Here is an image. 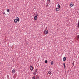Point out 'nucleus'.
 Masks as SVG:
<instances>
[{"mask_svg": "<svg viewBox=\"0 0 79 79\" xmlns=\"http://www.w3.org/2000/svg\"><path fill=\"white\" fill-rule=\"evenodd\" d=\"M14 21L15 23H17L18 21H19V18L18 17H17L16 19H15Z\"/></svg>", "mask_w": 79, "mask_h": 79, "instance_id": "1", "label": "nucleus"}, {"mask_svg": "<svg viewBox=\"0 0 79 79\" xmlns=\"http://www.w3.org/2000/svg\"><path fill=\"white\" fill-rule=\"evenodd\" d=\"M37 69H36L34 70V73H33V74L34 75V76H35V75H36V73H37Z\"/></svg>", "mask_w": 79, "mask_h": 79, "instance_id": "2", "label": "nucleus"}, {"mask_svg": "<svg viewBox=\"0 0 79 79\" xmlns=\"http://www.w3.org/2000/svg\"><path fill=\"white\" fill-rule=\"evenodd\" d=\"M30 69L31 71H33V67L32 65H30Z\"/></svg>", "mask_w": 79, "mask_h": 79, "instance_id": "3", "label": "nucleus"}, {"mask_svg": "<svg viewBox=\"0 0 79 79\" xmlns=\"http://www.w3.org/2000/svg\"><path fill=\"white\" fill-rule=\"evenodd\" d=\"M45 34L47 35L48 34V30H46L44 31Z\"/></svg>", "mask_w": 79, "mask_h": 79, "instance_id": "4", "label": "nucleus"}, {"mask_svg": "<svg viewBox=\"0 0 79 79\" xmlns=\"http://www.w3.org/2000/svg\"><path fill=\"white\" fill-rule=\"evenodd\" d=\"M34 19H35V20H37V17L34 16Z\"/></svg>", "mask_w": 79, "mask_h": 79, "instance_id": "5", "label": "nucleus"}, {"mask_svg": "<svg viewBox=\"0 0 79 79\" xmlns=\"http://www.w3.org/2000/svg\"><path fill=\"white\" fill-rule=\"evenodd\" d=\"M66 57H64L63 58V60L64 61H66Z\"/></svg>", "mask_w": 79, "mask_h": 79, "instance_id": "6", "label": "nucleus"}, {"mask_svg": "<svg viewBox=\"0 0 79 79\" xmlns=\"http://www.w3.org/2000/svg\"><path fill=\"white\" fill-rule=\"evenodd\" d=\"M15 69H13L12 71V73H13V74H14V73H15Z\"/></svg>", "mask_w": 79, "mask_h": 79, "instance_id": "7", "label": "nucleus"}, {"mask_svg": "<svg viewBox=\"0 0 79 79\" xmlns=\"http://www.w3.org/2000/svg\"><path fill=\"white\" fill-rule=\"evenodd\" d=\"M63 66L64 67L65 69H66V66H65V63H63Z\"/></svg>", "mask_w": 79, "mask_h": 79, "instance_id": "8", "label": "nucleus"}, {"mask_svg": "<svg viewBox=\"0 0 79 79\" xmlns=\"http://www.w3.org/2000/svg\"><path fill=\"white\" fill-rule=\"evenodd\" d=\"M77 27L79 29V21L78 22Z\"/></svg>", "mask_w": 79, "mask_h": 79, "instance_id": "9", "label": "nucleus"}, {"mask_svg": "<svg viewBox=\"0 0 79 79\" xmlns=\"http://www.w3.org/2000/svg\"><path fill=\"white\" fill-rule=\"evenodd\" d=\"M70 6L71 7H72V6H74V4H71L70 5Z\"/></svg>", "mask_w": 79, "mask_h": 79, "instance_id": "10", "label": "nucleus"}, {"mask_svg": "<svg viewBox=\"0 0 79 79\" xmlns=\"http://www.w3.org/2000/svg\"><path fill=\"white\" fill-rule=\"evenodd\" d=\"M57 7L59 8H60V4H58L57 5Z\"/></svg>", "mask_w": 79, "mask_h": 79, "instance_id": "11", "label": "nucleus"}, {"mask_svg": "<svg viewBox=\"0 0 79 79\" xmlns=\"http://www.w3.org/2000/svg\"><path fill=\"white\" fill-rule=\"evenodd\" d=\"M59 9H60V8H56V11H59Z\"/></svg>", "mask_w": 79, "mask_h": 79, "instance_id": "12", "label": "nucleus"}, {"mask_svg": "<svg viewBox=\"0 0 79 79\" xmlns=\"http://www.w3.org/2000/svg\"><path fill=\"white\" fill-rule=\"evenodd\" d=\"M34 15H35V16H38V14H34Z\"/></svg>", "mask_w": 79, "mask_h": 79, "instance_id": "13", "label": "nucleus"}, {"mask_svg": "<svg viewBox=\"0 0 79 79\" xmlns=\"http://www.w3.org/2000/svg\"><path fill=\"white\" fill-rule=\"evenodd\" d=\"M53 61H52L51 62V65H53Z\"/></svg>", "mask_w": 79, "mask_h": 79, "instance_id": "14", "label": "nucleus"}, {"mask_svg": "<svg viewBox=\"0 0 79 79\" xmlns=\"http://www.w3.org/2000/svg\"><path fill=\"white\" fill-rule=\"evenodd\" d=\"M77 40H79V35H78L77 36Z\"/></svg>", "mask_w": 79, "mask_h": 79, "instance_id": "15", "label": "nucleus"}, {"mask_svg": "<svg viewBox=\"0 0 79 79\" xmlns=\"http://www.w3.org/2000/svg\"><path fill=\"white\" fill-rule=\"evenodd\" d=\"M7 12H10V9H8L7 10Z\"/></svg>", "mask_w": 79, "mask_h": 79, "instance_id": "16", "label": "nucleus"}, {"mask_svg": "<svg viewBox=\"0 0 79 79\" xmlns=\"http://www.w3.org/2000/svg\"><path fill=\"white\" fill-rule=\"evenodd\" d=\"M47 62H48V61L47 60H45V63H47Z\"/></svg>", "mask_w": 79, "mask_h": 79, "instance_id": "17", "label": "nucleus"}, {"mask_svg": "<svg viewBox=\"0 0 79 79\" xmlns=\"http://www.w3.org/2000/svg\"><path fill=\"white\" fill-rule=\"evenodd\" d=\"M48 74H51V72H50V71H48Z\"/></svg>", "mask_w": 79, "mask_h": 79, "instance_id": "18", "label": "nucleus"}, {"mask_svg": "<svg viewBox=\"0 0 79 79\" xmlns=\"http://www.w3.org/2000/svg\"><path fill=\"white\" fill-rule=\"evenodd\" d=\"M39 76H37L36 77V79H39Z\"/></svg>", "mask_w": 79, "mask_h": 79, "instance_id": "19", "label": "nucleus"}, {"mask_svg": "<svg viewBox=\"0 0 79 79\" xmlns=\"http://www.w3.org/2000/svg\"><path fill=\"white\" fill-rule=\"evenodd\" d=\"M35 77H32V79H35Z\"/></svg>", "mask_w": 79, "mask_h": 79, "instance_id": "20", "label": "nucleus"}, {"mask_svg": "<svg viewBox=\"0 0 79 79\" xmlns=\"http://www.w3.org/2000/svg\"><path fill=\"white\" fill-rule=\"evenodd\" d=\"M74 62H73L72 63V64H73V66H74Z\"/></svg>", "mask_w": 79, "mask_h": 79, "instance_id": "21", "label": "nucleus"}, {"mask_svg": "<svg viewBox=\"0 0 79 79\" xmlns=\"http://www.w3.org/2000/svg\"><path fill=\"white\" fill-rule=\"evenodd\" d=\"M3 14H4V15H5V12H4V13H3Z\"/></svg>", "mask_w": 79, "mask_h": 79, "instance_id": "22", "label": "nucleus"}, {"mask_svg": "<svg viewBox=\"0 0 79 79\" xmlns=\"http://www.w3.org/2000/svg\"><path fill=\"white\" fill-rule=\"evenodd\" d=\"M48 2H50V0H48Z\"/></svg>", "mask_w": 79, "mask_h": 79, "instance_id": "23", "label": "nucleus"}, {"mask_svg": "<svg viewBox=\"0 0 79 79\" xmlns=\"http://www.w3.org/2000/svg\"><path fill=\"white\" fill-rule=\"evenodd\" d=\"M26 44H27V43H26Z\"/></svg>", "mask_w": 79, "mask_h": 79, "instance_id": "24", "label": "nucleus"}, {"mask_svg": "<svg viewBox=\"0 0 79 79\" xmlns=\"http://www.w3.org/2000/svg\"><path fill=\"white\" fill-rule=\"evenodd\" d=\"M1 63V62H0V64Z\"/></svg>", "mask_w": 79, "mask_h": 79, "instance_id": "25", "label": "nucleus"}]
</instances>
